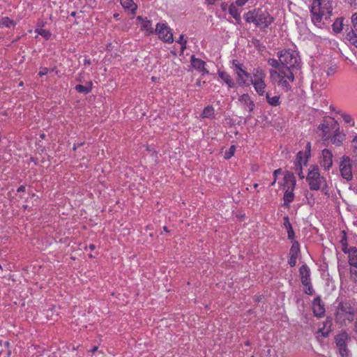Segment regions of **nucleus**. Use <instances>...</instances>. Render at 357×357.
Returning a JSON list of instances; mask_svg holds the SVG:
<instances>
[{
    "mask_svg": "<svg viewBox=\"0 0 357 357\" xmlns=\"http://www.w3.org/2000/svg\"><path fill=\"white\" fill-rule=\"evenodd\" d=\"M310 13L312 22L314 24L320 27L323 19L328 21L332 16V1L329 0H312Z\"/></svg>",
    "mask_w": 357,
    "mask_h": 357,
    "instance_id": "obj_1",
    "label": "nucleus"
},
{
    "mask_svg": "<svg viewBox=\"0 0 357 357\" xmlns=\"http://www.w3.org/2000/svg\"><path fill=\"white\" fill-rule=\"evenodd\" d=\"M278 56L283 66V70L287 69L295 74L301 68V60L297 51L284 50L278 53Z\"/></svg>",
    "mask_w": 357,
    "mask_h": 357,
    "instance_id": "obj_2",
    "label": "nucleus"
},
{
    "mask_svg": "<svg viewBox=\"0 0 357 357\" xmlns=\"http://www.w3.org/2000/svg\"><path fill=\"white\" fill-rule=\"evenodd\" d=\"M244 18L247 22L254 23L260 29L267 28L274 21L269 13L261 8L248 11L244 15Z\"/></svg>",
    "mask_w": 357,
    "mask_h": 357,
    "instance_id": "obj_3",
    "label": "nucleus"
},
{
    "mask_svg": "<svg viewBox=\"0 0 357 357\" xmlns=\"http://www.w3.org/2000/svg\"><path fill=\"white\" fill-rule=\"evenodd\" d=\"M311 190H321L326 195H329L328 187L326 178L321 176L317 166H312L309 169L306 177Z\"/></svg>",
    "mask_w": 357,
    "mask_h": 357,
    "instance_id": "obj_4",
    "label": "nucleus"
},
{
    "mask_svg": "<svg viewBox=\"0 0 357 357\" xmlns=\"http://www.w3.org/2000/svg\"><path fill=\"white\" fill-rule=\"evenodd\" d=\"M271 79L276 82L278 85L284 91L291 90L290 82L294 81V74L285 69L282 70H270Z\"/></svg>",
    "mask_w": 357,
    "mask_h": 357,
    "instance_id": "obj_5",
    "label": "nucleus"
},
{
    "mask_svg": "<svg viewBox=\"0 0 357 357\" xmlns=\"http://www.w3.org/2000/svg\"><path fill=\"white\" fill-rule=\"evenodd\" d=\"M354 310L349 302L341 301L336 310L335 321L341 324H346V321L351 322L354 320Z\"/></svg>",
    "mask_w": 357,
    "mask_h": 357,
    "instance_id": "obj_6",
    "label": "nucleus"
},
{
    "mask_svg": "<svg viewBox=\"0 0 357 357\" xmlns=\"http://www.w3.org/2000/svg\"><path fill=\"white\" fill-rule=\"evenodd\" d=\"M352 168L353 164L351 158L346 155L342 156L339 162V171L341 176L347 181L353 179Z\"/></svg>",
    "mask_w": 357,
    "mask_h": 357,
    "instance_id": "obj_7",
    "label": "nucleus"
},
{
    "mask_svg": "<svg viewBox=\"0 0 357 357\" xmlns=\"http://www.w3.org/2000/svg\"><path fill=\"white\" fill-rule=\"evenodd\" d=\"M351 340L349 335L343 331L335 337L336 347L341 357H349V351L347 348L348 342Z\"/></svg>",
    "mask_w": 357,
    "mask_h": 357,
    "instance_id": "obj_8",
    "label": "nucleus"
},
{
    "mask_svg": "<svg viewBox=\"0 0 357 357\" xmlns=\"http://www.w3.org/2000/svg\"><path fill=\"white\" fill-rule=\"evenodd\" d=\"M232 68L236 75V82L241 86L248 85L251 75L243 69L241 64L236 59L232 61Z\"/></svg>",
    "mask_w": 357,
    "mask_h": 357,
    "instance_id": "obj_9",
    "label": "nucleus"
},
{
    "mask_svg": "<svg viewBox=\"0 0 357 357\" xmlns=\"http://www.w3.org/2000/svg\"><path fill=\"white\" fill-rule=\"evenodd\" d=\"M351 25L345 29V39L351 45L357 48V12L351 17Z\"/></svg>",
    "mask_w": 357,
    "mask_h": 357,
    "instance_id": "obj_10",
    "label": "nucleus"
},
{
    "mask_svg": "<svg viewBox=\"0 0 357 357\" xmlns=\"http://www.w3.org/2000/svg\"><path fill=\"white\" fill-rule=\"evenodd\" d=\"M299 274L301 283L305 287V293L308 295H313L314 291L311 284L310 270L306 264H303L300 267Z\"/></svg>",
    "mask_w": 357,
    "mask_h": 357,
    "instance_id": "obj_11",
    "label": "nucleus"
},
{
    "mask_svg": "<svg viewBox=\"0 0 357 357\" xmlns=\"http://www.w3.org/2000/svg\"><path fill=\"white\" fill-rule=\"evenodd\" d=\"M154 33L164 42L171 43L174 40L172 30L167 24H157Z\"/></svg>",
    "mask_w": 357,
    "mask_h": 357,
    "instance_id": "obj_12",
    "label": "nucleus"
},
{
    "mask_svg": "<svg viewBox=\"0 0 357 357\" xmlns=\"http://www.w3.org/2000/svg\"><path fill=\"white\" fill-rule=\"evenodd\" d=\"M333 153L331 150L324 149L321 152L320 165L325 170H329L333 166Z\"/></svg>",
    "mask_w": 357,
    "mask_h": 357,
    "instance_id": "obj_13",
    "label": "nucleus"
},
{
    "mask_svg": "<svg viewBox=\"0 0 357 357\" xmlns=\"http://www.w3.org/2000/svg\"><path fill=\"white\" fill-rule=\"evenodd\" d=\"M137 21L141 22V30L146 34L151 35L155 32V30L152 27V22L146 17L144 18L142 16H137Z\"/></svg>",
    "mask_w": 357,
    "mask_h": 357,
    "instance_id": "obj_14",
    "label": "nucleus"
},
{
    "mask_svg": "<svg viewBox=\"0 0 357 357\" xmlns=\"http://www.w3.org/2000/svg\"><path fill=\"white\" fill-rule=\"evenodd\" d=\"M241 105L249 112H252L255 108V105L250 96L248 93H244L238 98Z\"/></svg>",
    "mask_w": 357,
    "mask_h": 357,
    "instance_id": "obj_15",
    "label": "nucleus"
},
{
    "mask_svg": "<svg viewBox=\"0 0 357 357\" xmlns=\"http://www.w3.org/2000/svg\"><path fill=\"white\" fill-rule=\"evenodd\" d=\"M312 310L316 317H321L324 314V304L319 296H317L314 299L312 302Z\"/></svg>",
    "mask_w": 357,
    "mask_h": 357,
    "instance_id": "obj_16",
    "label": "nucleus"
},
{
    "mask_svg": "<svg viewBox=\"0 0 357 357\" xmlns=\"http://www.w3.org/2000/svg\"><path fill=\"white\" fill-rule=\"evenodd\" d=\"M190 63L192 66L197 70L202 73V74H208V70L205 68L206 63L200 59H197L195 55L190 57Z\"/></svg>",
    "mask_w": 357,
    "mask_h": 357,
    "instance_id": "obj_17",
    "label": "nucleus"
},
{
    "mask_svg": "<svg viewBox=\"0 0 357 357\" xmlns=\"http://www.w3.org/2000/svg\"><path fill=\"white\" fill-rule=\"evenodd\" d=\"M296 185V178L294 176V174L289 172H286L284 176V189L286 190L287 188H291L292 189L295 188Z\"/></svg>",
    "mask_w": 357,
    "mask_h": 357,
    "instance_id": "obj_18",
    "label": "nucleus"
},
{
    "mask_svg": "<svg viewBox=\"0 0 357 357\" xmlns=\"http://www.w3.org/2000/svg\"><path fill=\"white\" fill-rule=\"evenodd\" d=\"M219 77L227 85L229 88H234L236 85L234 79L229 73L223 70H218Z\"/></svg>",
    "mask_w": 357,
    "mask_h": 357,
    "instance_id": "obj_19",
    "label": "nucleus"
},
{
    "mask_svg": "<svg viewBox=\"0 0 357 357\" xmlns=\"http://www.w3.org/2000/svg\"><path fill=\"white\" fill-rule=\"evenodd\" d=\"M345 137L346 135L343 132H340L339 129H337L331 137V142L335 146H340L345 140Z\"/></svg>",
    "mask_w": 357,
    "mask_h": 357,
    "instance_id": "obj_20",
    "label": "nucleus"
},
{
    "mask_svg": "<svg viewBox=\"0 0 357 357\" xmlns=\"http://www.w3.org/2000/svg\"><path fill=\"white\" fill-rule=\"evenodd\" d=\"M265 95L266 101L269 105L272 107H277L280 105V96L279 95H272V93L270 91L266 92Z\"/></svg>",
    "mask_w": 357,
    "mask_h": 357,
    "instance_id": "obj_21",
    "label": "nucleus"
},
{
    "mask_svg": "<svg viewBox=\"0 0 357 357\" xmlns=\"http://www.w3.org/2000/svg\"><path fill=\"white\" fill-rule=\"evenodd\" d=\"M332 321L331 320H326L322 323V326L319 328V332L321 333L324 337H327L331 331Z\"/></svg>",
    "mask_w": 357,
    "mask_h": 357,
    "instance_id": "obj_22",
    "label": "nucleus"
},
{
    "mask_svg": "<svg viewBox=\"0 0 357 357\" xmlns=\"http://www.w3.org/2000/svg\"><path fill=\"white\" fill-rule=\"evenodd\" d=\"M294 189L291 188H287L285 190L283 199H284V206L288 207L289 204L294 201Z\"/></svg>",
    "mask_w": 357,
    "mask_h": 357,
    "instance_id": "obj_23",
    "label": "nucleus"
},
{
    "mask_svg": "<svg viewBox=\"0 0 357 357\" xmlns=\"http://www.w3.org/2000/svg\"><path fill=\"white\" fill-rule=\"evenodd\" d=\"M284 222V227L287 229V237L290 240H293L295 237V234L293 230L292 226L289 222V219L288 216H284L283 218Z\"/></svg>",
    "mask_w": 357,
    "mask_h": 357,
    "instance_id": "obj_24",
    "label": "nucleus"
},
{
    "mask_svg": "<svg viewBox=\"0 0 357 357\" xmlns=\"http://www.w3.org/2000/svg\"><path fill=\"white\" fill-rule=\"evenodd\" d=\"M347 253L349 255V264L350 266L357 264V248L351 247L349 248Z\"/></svg>",
    "mask_w": 357,
    "mask_h": 357,
    "instance_id": "obj_25",
    "label": "nucleus"
},
{
    "mask_svg": "<svg viewBox=\"0 0 357 357\" xmlns=\"http://www.w3.org/2000/svg\"><path fill=\"white\" fill-rule=\"evenodd\" d=\"M120 3L125 9H130L132 14H135L137 6L134 3L133 0H120Z\"/></svg>",
    "mask_w": 357,
    "mask_h": 357,
    "instance_id": "obj_26",
    "label": "nucleus"
},
{
    "mask_svg": "<svg viewBox=\"0 0 357 357\" xmlns=\"http://www.w3.org/2000/svg\"><path fill=\"white\" fill-rule=\"evenodd\" d=\"M310 155H307V153H303L302 151H299L296 155V161L295 162L294 165H306L307 163V160Z\"/></svg>",
    "mask_w": 357,
    "mask_h": 357,
    "instance_id": "obj_27",
    "label": "nucleus"
},
{
    "mask_svg": "<svg viewBox=\"0 0 357 357\" xmlns=\"http://www.w3.org/2000/svg\"><path fill=\"white\" fill-rule=\"evenodd\" d=\"M343 21L344 17H341L337 18L335 21L333 22V24H332V29L335 33H339L342 32L343 29Z\"/></svg>",
    "mask_w": 357,
    "mask_h": 357,
    "instance_id": "obj_28",
    "label": "nucleus"
},
{
    "mask_svg": "<svg viewBox=\"0 0 357 357\" xmlns=\"http://www.w3.org/2000/svg\"><path fill=\"white\" fill-rule=\"evenodd\" d=\"M201 116L202 118L213 119L215 116V109H214L213 107H212L211 105L206 106L204 109V110L201 114Z\"/></svg>",
    "mask_w": 357,
    "mask_h": 357,
    "instance_id": "obj_29",
    "label": "nucleus"
},
{
    "mask_svg": "<svg viewBox=\"0 0 357 357\" xmlns=\"http://www.w3.org/2000/svg\"><path fill=\"white\" fill-rule=\"evenodd\" d=\"M268 64L271 66V67L274 68V69H271L270 70H282L283 68L282 63L279 61H278L275 59L270 58L268 59Z\"/></svg>",
    "mask_w": 357,
    "mask_h": 357,
    "instance_id": "obj_30",
    "label": "nucleus"
},
{
    "mask_svg": "<svg viewBox=\"0 0 357 357\" xmlns=\"http://www.w3.org/2000/svg\"><path fill=\"white\" fill-rule=\"evenodd\" d=\"M253 87H254L255 91L257 92V93L259 96H264L265 93H266V90H265L266 87L265 81L260 82V83H257L256 84H254Z\"/></svg>",
    "mask_w": 357,
    "mask_h": 357,
    "instance_id": "obj_31",
    "label": "nucleus"
},
{
    "mask_svg": "<svg viewBox=\"0 0 357 357\" xmlns=\"http://www.w3.org/2000/svg\"><path fill=\"white\" fill-rule=\"evenodd\" d=\"M75 89L77 91L84 94H88L92 90V83L89 82L87 86H83L82 84H77L75 86Z\"/></svg>",
    "mask_w": 357,
    "mask_h": 357,
    "instance_id": "obj_32",
    "label": "nucleus"
},
{
    "mask_svg": "<svg viewBox=\"0 0 357 357\" xmlns=\"http://www.w3.org/2000/svg\"><path fill=\"white\" fill-rule=\"evenodd\" d=\"M300 253V245L298 241H294L292 243L291 247L289 250V255L291 257H298Z\"/></svg>",
    "mask_w": 357,
    "mask_h": 357,
    "instance_id": "obj_33",
    "label": "nucleus"
},
{
    "mask_svg": "<svg viewBox=\"0 0 357 357\" xmlns=\"http://www.w3.org/2000/svg\"><path fill=\"white\" fill-rule=\"evenodd\" d=\"M252 74L254 78H266L265 72L259 68H254Z\"/></svg>",
    "mask_w": 357,
    "mask_h": 357,
    "instance_id": "obj_34",
    "label": "nucleus"
},
{
    "mask_svg": "<svg viewBox=\"0 0 357 357\" xmlns=\"http://www.w3.org/2000/svg\"><path fill=\"white\" fill-rule=\"evenodd\" d=\"M340 115H341V117L342 118L343 121L346 123L349 124L351 126H354L355 122L351 115H349V114H347V113H343V112L341 113Z\"/></svg>",
    "mask_w": 357,
    "mask_h": 357,
    "instance_id": "obj_35",
    "label": "nucleus"
},
{
    "mask_svg": "<svg viewBox=\"0 0 357 357\" xmlns=\"http://www.w3.org/2000/svg\"><path fill=\"white\" fill-rule=\"evenodd\" d=\"M36 32L40 35L42 37H43L45 39L48 40L51 37V32L47 29H36Z\"/></svg>",
    "mask_w": 357,
    "mask_h": 357,
    "instance_id": "obj_36",
    "label": "nucleus"
},
{
    "mask_svg": "<svg viewBox=\"0 0 357 357\" xmlns=\"http://www.w3.org/2000/svg\"><path fill=\"white\" fill-rule=\"evenodd\" d=\"M319 128L322 132L323 137H324L326 139L329 138V130H330V128H329L328 125H326V124H324V123H321V124H320L319 126Z\"/></svg>",
    "mask_w": 357,
    "mask_h": 357,
    "instance_id": "obj_37",
    "label": "nucleus"
},
{
    "mask_svg": "<svg viewBox=\"0 0 357 357\" xmlns=\"http://www.w3.org/2000/svg\"><path fill=\"white\" fill-rule=\"evenodd\" d=\"M12 26H15V23L9 17H6L1 19L0 22V26L10 27Z\"/></svg>",
    "mask_w": 357,
    "mask_h": 357,
    "instance_id": "obj_38",
    "label": "nucleus"
},
{
    "mask_svg": "<svg viewBox=\"0 0 357 357\" xmlns=\"http://www.w3.org/2000/svg\"><path fill=\"white\" fill-rule=\"evenodd\" d=\"M340 244L342 245V250L344 253H347L349 248H348L347 239L345 233H344V235H343L342 239L340 240Z\"/></svg>",
    "mask_w": 357,
    "mask_h": 357,
    "instance_id": "obj_39",
    "label": "nucleus"
},
{
    "mask_svg": "<svg viewBox=\"0 0 357 357\" xmlns=\"http://www.w3.org/2000/svg\"><path fill=\"white\" fill-rule=\"evenodd\" d=\"M229 13L236 20L240 18V13L238 11V9L234 6H229Z\"/></svg>",
    "mask_w": 357,
    "mask_h": 357,
    "instance_id": "obj_40",
    "label": "nucleus"
},
{
    "mask_svg": "<svg viewBox=\"0 0 357 357\" xmlns=\"http://www.w3.org/2000/svg\"><path fill=\"white\" fill-rule=\"evenodd\" d=\"M235 151L236 146L234 145L231 146L229 150L225 152L224 158L227 160L231 158L234 155Z\"/></svg>",
    "mask_w": 357,
    "mask_h": 357,
    "instance_id": "obj_41",
    "label": "nucleus"
},
{
    "mask_svg": "<svg viewBox=\"0 0 357 357\" xmlns=\"http://www.w3.org/2000/svg\"><path fill=\"white\" fill-rule=\"evenodd\" d=\"M350 273H351V279L355 282H357V266H351L350 269Z\"/></svg>",
    "mask_w": 357,
    "mask_h": 357,
    "instance_id": "obj_42",
    "label": "nucleus"
},
{
    "mask_svg": "<svg viewBox=\"0 0 357 357\" xmlns=\"http://www.w3.org/2000/svg\"><path fill=\"white\" fill-rule=\"evenodd\" d=\"M295 172L296 173L298 174V176H299V178L301 179H303L305 178V175L303 172V168H302V166L300 165H295Z\"/></svg>",
    "mask_w": 357,
    "mask_h": 357,
    "instance_id": "obj_43",
    "label": "nucleus"
},
{
    "mask_svg": "<svg viewBox=\"0 0 357 357\" xmlns=\"http://www.w3.org/2000/svg\"><path fill=\"white\" fill-rule=\"evenodd\" d=\"M10 343L8 341H6L2 343V341L0 340V346H3L7 349V356L9 357L11 355V351L10 349Z\"/></svg>",
    "mask_w": 357,
    "mask_h": 357,
    "instance_id": "obj_44",
    "label": "nucleus"
},
{
    "mask_svg": "<svg viewBox=\"0 0 357 357\" xmlns=\"http://www.w3.org/2000/svg\"><path fill=\"white\" fill-rule=\"evenodd\" d=\"M282 173V170L281 169H275L274 172H273V182L271 183V186H273L275 185L276 181H277V177H278V174H280Z\"/></svg>",
    "mask_w": 357,
    "mask_h": 357,
    "instance_id": "obj_45",
    "label": "nucleus"
},
{
    "mask_svg": "<svg viewBox=\"0 0 357 357\" xmlns=\"http://www.w3.org/2000/svg\"><path fill=\"white\" fill-rule=\"evenodd\" d=\"M352 149L354 153L357 155V135L352 140Z\"/></svg>",
    "mask_w": 357,
    "mask_h": 357,
    "instance_id": "obj_46",
    "label": "nucleus"
},
{
    "mask_svg": "<svg viewBox=\"0 0 357 357\" xmlns=\"http://www.w3.org/2000/svg\"><path fill=\"white\" fill-rule=\"evenodd\" d=\"M265 81V79L263 78H252L251 77V79H249V82H251V84L254 86V84H256L257 83H260Z\"/></svg>",
    "mask_w": 357,
    "mask_h": 357,
    "instance_id": "obj_47",
    "label": "nucleus"
},
{
    "mask_svg": "<svg viewBox=\"0 0 357 357\" xmlns=\"http://www.w3.org/2000/svg\"><path fill=\"white\" fill-rule=\"evenodd\" d=\"M297 258L298 257L289 256L288 264L291 267H294L296 266Z\"/></svg>",
    "mask_w": 357,
    "mask_h": 357,
    "instance_id": "obj_48",
    "label": "nucleus"
},
{
    "mask_svg": "<svg viewBox=\"0 0 357 357\" xmlns=\"http://www.w3.org/2000/svg\"><path fill=\"white\" fill-rule=\"evenodd\" d=\"M50 71H52V70H50L47 68H42L41 70L38 73V75L42 77L43 75H47Z\"/></svg>",
    "mask_w": 357,
    "mask_h": 357,
    "instance_id": "obj_49",
    "label": "nucleus"
},
{
    "mask_svg": "<svg viewBox=\"0 0 357 357\" xmlns=\"http://www.w3.org/2000/svg\"><path fill=\"white\" fill-rule=\"evenodd\" d=\"M337 68L335 66H331L327 70V75L330 76L334 75L336 73Z\"/></svg>",
    "mask_w": 357,
    "mask_h": 357,
    "instance_id": "obj_50",
    "label": "nucleus"
},
{
    "mask_svg": "<svg viewBox=\"0 0 357 357\" xmlns=\"http://www.w3.org/2000/svg\"><path fill=\"white\" fill-rule=\"evenodd\" d=\"M248 0H236V3L238 6H242L243 5L245 4V3L248 1Z\"/></svg>",
    "mask_w": 357,
    "mask_h": 357,
    "instance_id": "obj_51",
    "label": "nucleus"
},
{
    "mask_svg": "<svg viewBox=\"0 0 357 357\" xmlns=\"http://www.w3.org/2000/svg\"><path fill=\"white\" fill-rule=\"evenodd\" d=\"M310 148H311V144L310 142H307V144H306V151L305 153H307V155H309L310 156Z\"/></svg>",
    "mask_w": 357,
    "mask_h": 357,
    "instance_id": "obj_52",
    "label": "nucleus"
},
{
    "mask_svg": "<svg viewBox=\"0 0 357 357\" xmlns=\"http://www.w3.org/2000/svg\"><path fill=\"white\" fill-rule=\"evenodd\" d=\"M183 41H186L184 40V36L183 34L180 35L178 40L176 41L180 45L183 43Z\"/></svg>",
    "mask_w": 357,
    "mask_h": 357,
    "instance_id": "obj_53",
    "label": "nucleus"
},
{
    "mask_svg": "<svg viewBox=\"0 0 357 357\" xmlns=\"http://www.w3.org/2000/svg\"><path fill=\"white\" fill-rule=\"evenodd\" d=\"M186 44H187V41H183L182 44H181V52H183L184 50L186 49Z\"/></svg>",
    "mask_w": 357,
    "mask_h": 357,
    "instance_id": "obj_54",
    "label": "nucleus"
},
{
    "mask_svg": "<svg viewBox=\"0 0 357 357\" xmlns=\"http://www.w3.org/2000/svg\"><path fill=\"white\" fill-rule=\"evenodd\" d=\"M346 3H348L349 5L355 4L356 0H343Z\"/></svg>",
    "mask_w": 357,
    "mask_h": 357,
    "instance_id": "obj_55",
    "label": "nucleus"
},
{
    "mask_svg": "<svg viewBox=\"0 0 357 357\" xmlns=\"http://www.w3.org/2000/svg\"><path fill=\"white\" fill-rule=\"evenodd\" d=\"M25 191V186L24 185H20L17 190V192H24Z\"/></svg>",
    "mask_w": 357,
    "mask_h": 357,
    "instance_id": "obj_56",
    "label": "nucleus"
},
{
    "mask_svg": "<svg viewBox=\"0 0 357 357\" xmlns=\"http://www.w3.org/2000/svg\"><path fill=\"white\" fill-rule=\"evenodd\" d=\"M91 63L90 59H85L84 60V64L86 66V65H90Z\"/></svg>",
    "mask_w": 357,
    "mask_h": 357,
    "instance_id": "obj_57",
    "label": "nucleus"
},
{
    "mask_svg": "<svg viewBox=\"0 0 357 357\" xmlns=\"http://www.w3.org/2000/svg\"><path fill=\"white\" fill-rule=\"evenodd\" d=\"M98 347L97 346H95V347H93L90 350V351H91V353H95L96 351H98Z\"/></svg>",
    "mask_w": 357,
    "mask_h": 357,
    "instance_id": "obj_58",
    "label": "nucleus"
},
{
    "mask_svg": "<svg viewBox=\"0 0 357 357\" xmlns=\"http://www.w3.org/2000/svg\"><path fill=\"white\" fill-rule=\"evenodd\" d=\"M89 248L90 250H93L96 248V245L94 244H90Z\"/></svg>",
    "mask_w": 357,
    "mask_h": 357,
    "instance_id": "obj_59",
    "label": "nucleus"
},
{
    "mask_svg": "<svg viewBox=\"0 0 357 357\" xmlns=\"http://www.w3.org/2000/svg\"><path fill=\"white\" fill-rule=\"evenodd\" d=\"M196 85H197V86H201V85H202L201 80H199V79L197 80V82H196Z\"/></svg>",
    "mask_w": 357,
    "mask_h": 357,
    "instance_id": "obj_60",
    "label": "nucleus"
},
{
    "mask_svg": "<svg viewBox=\"0 0 357 357\" xmlns=\"http://www.w3.org/2000/svg\"><path fill=\"white\" fill-rule=\"evenodd\" d=\"M163 230H164L165 231H166V232H168V231H169V230L167 229V227H165H165H163Z\"/></svg>",
    "mask_w": 357,
    "mask_h": 357,
    "instance_id": "obj_61",
    "label": "nucleus"
},
{
    "mask_svg": "<svg viewBox=\"0 0 357 357\" xmlns=\"http://www.w3.org/2000/svg\"><path fill=\"white\" fill-rule=\"evenodd\" d=\"M253 186H254L255 188H257L258 187V184L257 183H255Z\"/></svg>",
    "mask_w": 357,
    "mask_h": 357,
    "instance_id": "obj_62",
    "label": "nucleus"
},
{
    "mask_svg": "<svg viewBox=\"0 0 357 357\" xmlns=\"http://www.w3.org/2000/svg\"><path fill=\"white\" fill-rule=\"evenodd\" d=\"M71 15H72V16H75V12H73V13H71Z\"/></svg>",
    "mask_w": 357,
    "mask_h": 357,
    "instance_id": "obj_63",
    "label": "nucleus"
},
{
    "mask_svg": "<svg viewBox=\"0 0 357 357\" xmlns=\"http://www.w3.org/2000/svg\"><path fill=\"white\" fill-rule=\"evenodd\" d=\"M118 16H119V14H115V15H114V17H117Z\"/></svg>",
    "mask_w": 357,
    "mask_h": 357,
    "instance_id": "obj_64",
    "label": "nucleus"
}]
</instances>
